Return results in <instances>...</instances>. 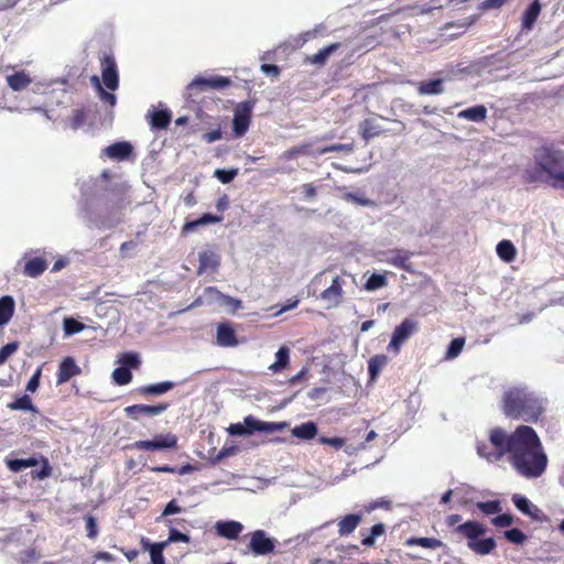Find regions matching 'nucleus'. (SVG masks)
<instances>
[{"label":"nucleus","instance_id":"27","mask_svg":"<svg viewBox=\"0 0 564 564\" xmlns=\"http://www.w3.org/2000/svg\"><path fill=\"white\" fill-rule=\"evenodd\" d=\"M340 47V43H332L317 53L306 56V63L311 65L324 66L328 57Z\"/></svg>","mask_w":564,"mask_h":564},{"label":"nucleus","instance_id":"15","mask_svg":"<svg viewBox=\"0 0 564 564\" xmlns=\"http://www.w3.org/2000/svg\"><path fill=\"white\" fill-rule=\"evenodd\" d=\"M412 254V252L403 249H393L386 253L387 258L384 261L395 268L412 272L413 269L410 261Z\"/></svg>","mask_w":564,"mask_h":564},{"label":"nucleus","instance_id":"26","mask_svg":"<svg viewBox=\"0 0 564 564\" xmlns=\"http://www.w3.org/2000/svg\"><path fill=\"white\" fill-rule=\"evenodd\" d=\"M223 220V216L213 215L209 213L204 214L196 220L186 221L182 227V234L187 235L194 230H196L199 226L208 225V224H217Z\"/></svg>","mask_w":564,"mask_h":564},{"label":"nucleus","instance_id":"47","mask_svg":"<svg viewBox=\"0 0 564 564\" xmlns=\"http://www.w3.org/2000/svg\"><path fill=\"white\" fill-rule=\"evenodd\" d=\"M387 285V278L383 274L373 273L365 283L367 291H376Z\"/></svg>","mask_w":564,"mask_h":564},{"label":"nucleus","instance_id":"45","mask_svg":"<svg viewBox=\"0 0 564 564\" xmlns=\"http://www.w3.org/2000/svg\"><path fill=\"white\" fill-rule=\"evenodd\" d=\"M384 533V525L382 523H377L371 527L370 533L365 535L361 540V544L364 546H372L375 545L376 539Z\"/></svg>","mask_w":564,"mask_h":564},{"label":"nucleus","instance_id":"30","mask_svg":"<svg viewBox=\"0 0 564 564\" xmlns=\"http://www.w3.org/2000/svg\"><path fill=\"white\" fill-rule=\"evenodd\" d=\"M359 133L368 143L370 139L384 133V131L376 123L375 119L367 118L359 123Z\"/></svg>","mask_w":564,"mask_h":564},{"label":"nucleus","instance_id":"18","mask_svg":"<svg viewBox=\"0 0 564 564\" xmlns=\"http://www.w3.org/2000/svg\"><path fill=\"white\" fill-rule=\"evenodd\" d=\"M217 344L221 347H235L238 345L236 330L229 323H221L217 327Z\"/></svg>","mask_w":564,"mask_h":564},{"label":"nucleus","instance_id":"64","mask_svg":"<svg viewBox=\"0 0 564 564\" xmlns=\"http://www.w3.org/2000/svg\"><path fill=\"white\" fill-rule=\"evenodd\" d=\"M182 511L181 507L177 505V502L173 499L171 500L164 508L162 516L166 517L170 514L180 513Z\"/></svg>","mask_w":564,"mask_h":564},{"label":"nucleus","instance_id":"49","mask_svg":"<svg viewBox=\"0 0 564 564\" xmlns=\"http://www.w3.org/2000/svg\"><path fill=\"white\" fill-rule=\"evenodd\" d=\"M208 293H216L221 299L223 303L230 306L232 312H237L241 307V301L229 295L221 294L216 288H208Z\"/></svg>","mask_w":564,"mask_h":564},{"label":"nucleus","instance_id":"2","mask_svg":"<svg viewBox=\"0 0 564 564\" xmlns=\"http://www.w3.org/2000/svg\"><path fill=\"white\" fill-rule=\"evenodd\" d=\"M502 412L512 420L536 423L545 412L544 400L524 387H512L502 395Z\"/></svg>","mask_w":564,"mask_h":564},{"label":"nucleus","instance_id":"4","mask_svg":"<svg viewBox=\"0 0 564 564\" xmlns=\"http://www.w3.org/2000/svg\"><path fill=\"white\" fill-rule=\"evenodd\" d=\"M535 167L527 171L528 180L535 182L540 180L541 173H546L553 178L564 169V156L560 151L549 147H543L534 154Z\"/></svg>","mask_w":564,"mask_h":564},{"label":"nucleus","instance_id":"13","mask_svg":"<svg viewBox=\"0 0 564 564\" xmlns=\"http://www.w3.org/2000/svg\"><path fill=\"white\" fill-rule=\"evenodd\" d=\"M169 403H159L155 405L133 404L124 409L127 416L132 420H139L141 416H155L169 409Z\"/></svg>","mask_w":564,"mask_h":564},{"label":"nucleus","instance_id":"46","mask_svg":"<svg viewBox=\"0 0 564 564\" xmlns=\"http://www.w3.org/2000/svg\"><path fill=\"white\" fill-rule=\"evenodd\" d=\"M113 381L119 386H126L131 382L132 373L130 369L126 367L116 368L112 372Z\"/></svg>","mask_w":564,"mask_h":564},{"label":"nucleus","instance_id":"40","mask_svg":"<svg viewBox=\"0 0 564 564\" xmlns=\"http://www.w3.org/2000/svg\"><path fill=\"white\" fill-rule=\"evenodd\" d=\"M313 142H306L299 145H294L283 153V158L286 160H293L299 155H312L315 152L312 150Z\"/></svg>","mask_w":564,"mask_h":564},{"label":"nucleus","instance_id":"57","mask_svg":"<svg viewBox=\"0 0 564 564\" xmlns=\"http://www.w3.org/2000/svg\"><path fill=\"white\" fill-rule=\"evenodd\" d=\"M341 151H345V152L352 151V144L351 143H349V144L336 143V144H332V145L325 147V148L318 150L316 153L317 154H325V153H328V152H341Z\"/></svg>","mask_w":564,"mask_h":564},{"label":"nucleus","instance_id":"12","mask_svg":"<svg viewBox=\"0 0 564 564\" xmlns=\"http://www.w3.org/2000/svg\"><path fill=\"white\" fill-rule=\"evenodd\" d=\"M416 322L405 318L400 325H398L393 333L389 344L390 348H393L395 352H399L401 345L416 330Z\"/></svg>","mask_w":564,"mask_h":564},{"label":"nucleus","instance_id":"42","mask_svg":"<svg viewBox=\"0 0 564 564\" xmlns=\"http://www.w3.org/2000/svg\"><path fill=\"white\" fill-rule=\"evenodd\" d=\"M7 408L12 411H31L36 412L35 406L32 403L31 398L28 394H24L20 398H17L14 401L7 404Z\"/></svg>","mask_w":564,"mask_h":564},{"label":"nucleus","instance_id":"41","mask_svg":"<svg viewBox=\"0 0 564 564\" xmlns=\"http://www.w3.org/2000/svg\"><path fill=\"white\" fill-rule=\"evenodd\" d=\"M37 464L39 460L35 457H29L26 459L13 458L6 460L7 467L13 473H19L25 468L34 467Z\"/></svg>","mask_w":564,"mask_h":564},{"label":"nucleus","instance_id":"59","mask_svg":"<svg viewBox=\"0 0 564 564\" xmlns=\"http://www.w3.org/2000/svg\"><path fill=\"white\" fill-rule=\"evenodd\" d=\"M318 443L324 444V445H329V446L334 447L335 449H340L345 445V438L319 436Z\"/></svg>","mask_w":564,"mask_h":564},{"label":"nucleus","instance_id":"52","mask_svg":"<svg viewBox=\"0 0 564 564\" xmlns=\"http://www.w3.org/2000/svg\"><path fill=\"white\" fill-rule=\"evenodd\" d=\"M505 538L514 544H522L527 540V535L517 528L505 531Z\"/></svg>","mask_w":564,"mask_h":564},{"label":"nucleus","instance_id":"32","mask_svg":"<svg viewBox=\"0 0 564 564\" xmlns=\"http://www.w3.org/2000/svg\"><path fill=\"white\" fill-rule=\"evenodd\" d=\"M15 310V302L12 296L4 295L0 299V326L9 323Z\"/></svg>","mask_w":564,"mask_h":564},{"label":"nucleus","instance_id":"53","mask_svg":"<svg viewBox=\"0 0 564 564\" xmlns=\"http://www.w3.org/2000/svg\"><path fill=\"white\" fill-rule=\"evenodd\" d=\"M238 170L237 169H230V170H224L218 169L215 171V177L219 180L223 184H228L237 176Z\"/></svg>","mask_w":564,"mask_h":564},{"label":"nucleus","instance_id":"19","mask_svg":"<svg viewBox=\"0 0 564 564\" xmlns=\"http://www.w3.org/2000/svg\"><path fill=\"white\" fill-rule=\"evenodd\" d=\"M132 145L129 142H116L104 149L105 154L115 160H126L132 153Z\"/></svg>","mask_w":564,"mask_h":564},{"label":"nucleus","instance_id":"6","mask_svg":"<svg viewBox=\"0 0 564 564\" xmlns=\"http://www.w3.org/2000/svg\"><path fill=\"white\" fill-rule=\"evenodd\" d=\"M177 437L172 433L156 434L152 440L137 441L128 448L137 451H161L176 448Z\"/></svg>","mask_w":564,"mask_h":564},{"label":"nucleus","instance_id":"38","mask_svg":"<svg viewBox=\"0 0 564 564\" xmlns=\"http://www.w3.org/2000/svg\"><path fill=\"white\" fill-rule=\"evenodd\" d=\"M276 360L269 366V370L276 373L285 369L290 361V349L286 346H282L275 354Z\"/></svg>","mask_w":564,"mask_h":564},{"label":"nucleus","instance_id":"63","mask_svg":"<svg viewBox=\"0 0 564 564\" xmlns=\"http://www.w3.org/2000/svg\"><path fill=\"white\" fill-rule=\"evenodd\" d=\"M509 0H485L480 8L482 10L499 9L505 6Z\"/></svg>","mask_w":564,"mask_h":564},{"label":"nucleus","instance_id":"44","mask_svg":"<svg viewBox=\"0 0 564 564\" xmlns=\"http://www.w3.org/2000/svg\"><path fill=\"white\" fill-rule=\"evenodd\" d=\"M149 469L153 473H169V474L186 475V474L192 473L195 468L192 465L186 464L180 468L171 467L169 465H163V466H152V467H149Z\"/></svg>","mask_w":564,"mask_h":564},{"label":"nucleus","instance_id":"20","mask_svg":"<svg viewBox=\"0 0 564 564\" xmlns=\"http://www.w3.org/2000/svg\"><path fill=\"white\" fill-rule=\"evenodd\" d=\"M512 502L523 514L531 519L538 520L540 518L541 510L524 496L514 494L512 496Z\"/></svg>","mask_w":564,"mask_h":564},{"label":"nucleus","instance_id":"43","mask_svg":"<svg viewBox=\"0 0 564 564\" xmlns=\"http://www.w3.org/2000/svg\"><path fill=\"white\" fill-rule=\"evenodd\" d=\"M91 83L96 86L97 88V91H98V95H99V98L101 99V101H104L105 104L109 105L110 107H115L116 104H117V97L115 94L112 93H109V91H106L100 82H99V78L98 76H93L91 77Z\"/></svg>","mask_w":564,"mask_h":564},{"label":"nucleus","instance_id":"3","mask_svg":"<svg viewBox=\"0 0 564 564\" xmlns=\"http://www.w3.org/2000/svg\"><path fill=\"white\" fill-rule=\"evenodd\" d=\"M460 521L462 516L454 513L446 517L445 524L453 528V533L459 540H466V544L471 552L485 556L496 550V540L492 536H485L487 528L484 523L476 520H467L459 523Z\"/></svg>","mask_w":564,"mask_h":564},{"label":"nucleus","instance_id":"24","mask_svg":"<svg viewBox=\"0 0 564 564\" xmlns=\"http://www.w3.org/2000/svg\"><path fill=\"white\" fill-rule=\"evenodd\" d=\"M32 83V78L25 70L14 72L7 76V84L13 91L26 89Z\"/></svg>","mask_w":564,"mask_h":564},{"label":"nucleus","instance_id":"58","mask_svg":"<svg viewBox=\"0 0 564 564\" xmlns=\"http://www.w3.org/2000/svg\"><path fill=\"white\" fill-rule=\"evenodd\" d=\"M491 523L497 528H507L513 523V518L509 513H503L495 517Z\"/></svg>","mask_w":564,"mask_h":564},{"label":"nucleus","instance_id":"50","mask_svg":"<svg viewBox=\"0 0 564 564\" xmlns=\"http://www.w3.org/2000/svg\"><path fill=\"white\" fill-rule=\"evenodd\" d=\"M477 508L485 514H496L501 511L500 501L498 500L477 502Z\"/></svg>","mask_w":564,"mask_h":564},{"label":"nucleus","instance_id":"54","mask_svg":"<svg viewBox=\"0 0 564 564\" xmlns=\"http://www.w3.org/2000/svg\"><path fill=\"white\" fill-rule=\"evenodd\" d=\"M20 344L18 341H12L0 349V365H3L10 356H12L18 349Z\"/></svg>","mask_w":564,"mask_h":564},{"label":"nucleus","instance_id":"25","mask_svg":"<svg viewBox=\"0 0 564 564\" xmlns=\"http://www.w3.org/2000/svg\"><path fill=\"white\" fill-rule=\"evenodd\" d=\"M142 545L144 550L150 552V564H165L163 551L167 546V542L150 543L148 540L142 539Z\"/></svg>","mask_w":564,"mask_h":564},{"label":"nucleus","instance_id":"51","mask_svg":"<svg viewBox=\"0 0 564 564\" xmlns=\"http://www.w3.org/2000/svg\"><path fill=\"white\" fill-rule=\"evenodd\" d=\"M63 324H64V332L66 335L77 334V333L82 332L85 327L83 323H80L72 317L65 318Z\"/></svg>","mask_w":564,"mask_h":564},{"label":"nucleus","instance_id":"28","mask_svg":"<svg viewBox=\"0 0 564 564\" xmlns=\"http://www.w3.org/2000/svg\"><path fill=\"white\" fill-rule=\"evenodd\" d=\"M317 425L313 421L302 423L291 430L292 436L303 441L313 440L317 435Z\"/></svg>","mask_w":564,"mask_h":564},{"label":"nucleus","instance_id":"60","mask_svg":"<svg viewBox=\"0 0 564 564\" xmlns=\"http://www.w3.org/2000/svg\"><path fill=\"white\" fill-rule=\"evenodd\" d=\"M85 521H86L87 536L90 539H95L98 535V528H97L96 519L93 516H86Z\"/></svg>","mask_w":564,"mask_h":564},{"label":"nucleus","instance_id":"11","mask_svg":"<svg viewBox=\"0 0 564 564\" xmlns=\"http://www.w3.org/2000/svg\"><path fill=\"white\" fill-rule=\"evenodd\" d=\"M101 77L105 86L110 90L119 87V75L115 58L111 55L104 54L100 58Z\"/></svg>","mask_w":564,"mask_h":564},{"label":"nucleus","instance_id":"22","mask_svg":"<svg viewBox=\"0 0 564 564\" xmlns=\"http://www.w3.org/2000/svg\"><path fill=\"white\" fill-rule=\"evenodd\" d=\"M174 387L175 383L172 381H162L158 383L141 386L135 389V392L142 397L161 395L172 390Z\"/></svg>","mask_w":564,"mask_h":564},{"label":"nucleus","instance_id":"39","mask_svg":"<svg viewBox=\"0 0 564 564\" xmlns=\"http://www.w3.org/2000/svg\"><path fill=\"white\" fill-rule=\"evenodd\" d=\"M388 357L386 355H375L368 361V372L371 380H376L381 369L387 365Z\"/></svg>","mask_w":564,"mask_h":564},{"label":"nucleus","instance_id":"9","mask_svg":"<svg viewBox=\"0 0 564 564\" xmlns=\"http://www.w3.org/2000/svg\"><path fill=\"white\" fill-rule=\"evenodd\" d=\"M243 425L247 435L253 434L254 432L274 433L289 427L288 422H264L252 415H248L243 419Z\"/></svg>","mask_w":564,"mask_h":564},{"label":"nucleus","instance_id":"14","mask_svg":"<svg viewBox=\"0 0 564 564\" xmlns=\"http://www.w3.org/2000/svg\"><path fill=\"white\" fill-rule=\"evenodd\" d=\"M82 373V369L76 365L73 357H65L57 370L56 375V384L61 386L69 381L73 377H76Z\"/></svg>","mask_w":564,"mask_h":564},{"label":"nucleus","instance_id":"56","mask_svg":"<svg viewBox=\"0 0 564 564\" xmlns=\"http://www.w3.org/2000/svg\"><path fill=\"white\" fill-rule=\"evenodd\" d=\"M189 541H191V538L187 534L182 533L174 528H171L170 532H169V538L165 542H167V545H169L170 543H176V542L189 543Z\"/></svg>","mask_w":564,"mask_h":564},{"label":"nucleus","instance_id":"16","mask_svg":"<svg viewBox=\"0 0 564 564\" xmlns=\"http://www.w3.org/2000/svg\"><path fill=\"white\" fill-rule=\"evenodd\" d=\"M214 528L217 535L228 540H236L243 531V525L235 520L217 521Z\"/></svg>","mask_w":564,"mask_h":564},{"label":"nucleus","instance_id":"23","mask_svg":"<svg viewBox=\"0 0 564 564\" xmlns=\"http://www.w3.org/2000/svg\"><path fill=\"white\" fill-rule=\"evenodd\" d=\"M199 265L198 273H203L206 271H215L220 264L219 256L210 250H205L199 252L198 254Z\"/></svg>","mask_w":564,"mask_h":564},{"label":"nucleus","instance_id":"36","mask_svg":"<svg viewBox=\"0 0 564 564\" xmlns=\"http://www.w3.org/2000/svg\"><path fill=\"white\" fill-rule=\"evenodd\" d=\"M443 79H433L421 82L417 85V93L420 95H440L444 91Z\"/></svg>","mask_w":564,"mask_h":564},{"label":"nucleus","instance_id":"37","mask_svg":"<svg viewBox=\"0 0 564 564\" xmlns=\"http://www.w3.org/2000/svg\"><path fill=\"white\" fill-rule=\"evenodd\" d=\"M497 254L505 262H512L517 257V249L510 240H501L496 248Z\"/></svg>","mask_w":564,"mask_h":564},{"label":"nucleus","instance_id":"35","mask_svg":"<svg viewBox=\"0 0 564 564\" xmlns=\"http://www.w3.org/2000/svg\"><path fill=\"white\" fill-rule=\"evenodd\" d=\"M87 117H88V110L86 109L85 106H82L79 108L73 109L72 115L68 116V118L66 120V123L72 130L75 131L85 124Z\"/></svg>","mask_w":564,"mask_h":564},{"label":"nucleus","instance_id":"10","mask_svg":"<svg viewBox=\"0 0 564 564\" xmlns=\"http://www.w3.org/2000/svg\"><path fill=\"white\" fill-rule=\"evenodd\" d=\"M345 280L341 275L332 278L330 285L321 292L319 299L327 303L328 307H337L343 302Z\"/></svg>","mask_w":564,"mask_h":564},{"label":"nucleus","instance_id":"5","mask_svg":"<svg viewBox=\"0 0 564 564\" xmlns=\"http://www.w3.org/2000/svg\"><path fill=\"white\" fill-rule=\"evenodd\" d=\"M253 104L251 101L239 102L234 109L232 131L235 138H241L248 131L251 123Z\"/></svg>","mask_w":564,"mask_h":564},{"label":"nucleus","instance_id":"29","mask_svg":"<svg viewBox=\"0 0 564 564\" xmlns=\"http://www.w3.org/2000/svg\"><path fill=\"white\" fill-rule=\"evenodd\" d=\"M47 269V262L42 257L29 259L23 268V274L30 278L40 276Z\"/></svg>","mask_w":564,"mask_h":564},{"label":"nucleus","instance_id":"8","mask_svg":"<svg viewBox=\"0 0 564 564\" xmlns=\"http://www.w3.org/2000/svg\"><path fill=\"white\" fill-rule=\"evenodd\" d=\"M250 541L248 544V550L253 555H268L273 552L275 547V542L273 539L269 538L267 532L263 530H256L250 534Z\"/></svg>","mask_w":564,"mask_h":564},{"label":"nucleus","instance_id":"55","mask_svg":"<svg viewBox=\"0 0 564 564\" xmlns=\"http://www.w3.org/2000/svg\"><path fill=\"white\" fill-rule=\"evenodd\" d=\"M122 367L137 369L140 366L139 356L134 352H124L121 357Z\"/></svg>","mask_w":564,"mask_h":564},{"label":"nucleus","instance_id":"17","mask_svg":"<svg viewBox=\"0 0 564 564\" xmlns=\"http://www.w3.org/2000/svg\"><path fill=\"white\" fill-rule=\"evenodd\" d=\"M542 6L540 0H533L521 15V31L529 32L534 28V24L540 17Z\"/></svg>","mask_w":564,"mask_h":564},{"label":"nucleus","instance_id":"31","mask_svg":"<svg viewBox=\"0 0 564 564\" xmlns=\"http://www.w3.org/2000/svg\"><path fill=\"white\" fill-rule=\"evenodd\" d=\"M458 117L473 122H482L487 118V108L484 105L469 107L458 112Z\"/></svg>","mask_w":564,"mask_h":564},{"label":"nucleus","instance_id":"48","mask_svg":"<svg viewBox=\"0 0 564 564\" xmlns=\"http://www.w3.org/2000/svg\"><path fill=\"white\" fill-rule=\"evenodd\" d=\"M465 345V338L464 337H457L451 340L447 351H446V358L453 359L456 358L463 350Z\"/></svg>","mask_w":564,"mask_h":564},{"label":"nucleus","instance_id":"21","mask_svg":"<svg viewBox=\"0 0 564 564\" xmlns=\"http://www.w3.org/2000/svg\"><path fill=\"white\" fill-rule=\"evenodd\" d=\"M149 123L152 130L166 129L172 120L171 111L167 109L152 110L148 112Z\"/></svg>","mask_w":564,"mask_h":564},{"label":"nucleus","instance_id":"1","mask_svg":"<svg viewBox=\"0 0 564 564\" xmlns=\"http://www.w3.org/2000/svg\"><path fill=\"white\" fill-rule=\"evenodd\" d=\"M491 448L485 442L477 443V453L490 463L500 460L508 455L513 469L525 478H538L546 469L547 456L542 442L529 425H519L508 434L501 427H494L489 432Z\"/></svg>","mask_w":564,"mask_h":564},{"label":"nucleus","instance_id":"33","mask_svg":"<svg viewBox=\"0 0 564 564\" xmlns=\"http://www.w3.org/2000/svg\"><path fill=\"white\" fill-rule=\"evenodd\" d=\"M361 522V516L359 514H347L338 522V533L340 536L348 535L355 531V529Z\"/></svg>","mask_w":564,"mask_h":564},{"label":"nucleus","instance_id":"61","mask_svg":"<svg viewBox=\"0 0 564 564\" xmlns=\"http://www.w3.org/2000/svg\"><path fill=\"white\" fill-rule=\"evenodd\" d=\"M41 372H42L41 368H37L35 370V372L32 375V377L30 378V380L26 383L25 389L28 392L34 393L37 390V388L40 386Z\"/></svg>","mask_w":564,"mask_h":564},{"label":"nucleus","instance_id":"34","mask_svg":"<svg viewBox=\"0 0 564 564\" xmlns=\"http://www.w3.org/2000/svg\"><path fill=\"white\" fill-rule=\"evenodd\" d=\"M404 545L406 546H421L424 549L436 550L444 546L443 541L436 538H415L411 536L405 540Z\"/></svg>","mask_w":564,"mask_h":564},{"label":"nucleus","instance_id":"62","mask_svg":"<svg viewBox=\"0 0 564 564\" xmlns=\"http://www.w3.org/2000/svg\"><path fill=\"white\" fill-rule=\"evenodd\" d=\"M202 138L206 143H213L215 141H218L223 138L221 129L217 128L215 130L208 131L204 133Z\"/></svg>","mask_w":564,"mask_h":564},{"label":"nucleus","instance_id":"7","mask_svg":"<svg viewBox=\"0 0 564 564\" xmlns=\"http://www.w3.org/2000/svg\"><path fill=\"white\" fill-rule=\"evenodd\" d=\"M231 85V79L225 76H213L209 78L196 77L187 85L188 95L192 96L195 91H205L208 89L221 90Z\"/></svg>","mask_w":564,"mask_h":564}]
</instances>
